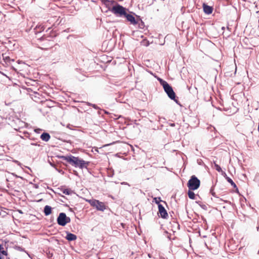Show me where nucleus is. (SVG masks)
Listing matches in <instances>:
<instances>
[{
	"label": "nucleus",
	"mask_w": 259,
	"mask_h": 259,
	"mask_svg": "<svg viewBox=\"0 0 259 259\" xmlns=\"http://www.w3.org/2000/svg\"><path fill=\"white\" fill-rule=\"evenodd\" d=\"M45 29V27L44 25L41 24L37 25L34 28V32L35 34L38 33L42 31Z\"/></svg>",
	"instance_id": "9"
},
{
	"label": "nucleus",
	"mask_w": 259,
	"mask_h": 259,
	"mask_svg": "<svg viewBox=\"0 0 259 259\" xmlns=\"http://www.w3.org/2000/svg\"><path fill=\"white\" fill-rule=\"evenodd\" d=\"M87 104H88L89 106H92V105H93V104H92V103H89V102H88V103H87Z\"/></svg>",
	"instance_id": "28"
},
{
	"label": "nucleus",
	"mask_w": 259,
	"mask_h": 259,
	"mask_svg": "<svg viewBox=\"0 0 259 259\" xmlns=\"http://www.w3.org/2000/svg\"><path fill=\"white\" fill-rule=\"evenodd\" d=\"M122 185H128L126 182H123L121 183Z\"/></svg>",
	"instance_id": "29"
},
{
	"label": "nucleus",
	"mask_w": 259,
	"mask_h": 259,
	"mask_svg": "<svg viewBox=\"0 0 259 259\" xmlns=\"http://www.w3.org/2000/svg\"><path fill=\"white\" fill-rule=\"evenodd\" d=\"M2 55H3V58H4V60H6V61H8V60H9L10 59V57H9L7 56V57H5L4 56V54H3Z\"/></svg>",
	"instance_id": "24"
},
{
	"label": "nucleus",
	"mask_w": 259,
	"mask_h": 259,
	"mask_svg": "<svg viewBox=\"0 0 259 259\" xmlns=\"http://www.w3.org/2000/svg\"><path fill=\"white\" fill-rule=\"evenodd\" d=\"M258 131L259 132V124H258Z\"/></svg>",
	"instance_id": "35"
},
{
	"label": "nucleus",
	"mask_w": 259,
	"mask_h": 259,
	"mask_svg": "<svg viewBox=\"0 0 259 259\" xmlns=\"http://www.w3.org/2000/svg\"><path fill=\"white\" fill-rule=\"evenodd\" d=\"M200 185V180L194 175L191 176L187 184L189 189L191 190L197 189L199 187Z\"/></svg>",
	"instance_id": "4"
},
{
	"label": "nucleus",
	"mask_w": 259,
	"mask_h": 259,
	"mask_svg": "<svg viewBox=\"0 0 259 259\" xmlns=\"http://www.w3.org/2000/svg\"><path fill=\"white\" fill-rule=\"evenodd\" d=\"M65 238L68 241H74L76 239L77 237L75 235L68 232Z\"/></svg>",
	"instance_id": "10"
},
{
	"label": "nucleus",
	"mask_w": 259,
	"mask_h": 259,
	"mask_svg": "<svg viewBox=\"0 0 259 259\" xmlns=\"http://www.w3.org/2000/svg\"><path fill=\"white\" fill-rule=\"evenodd\" d=\"M62 158L69 163L72 166L75 167H79L80 168H83L84 167L87 168L89 164L88 162H85L84 160L72 155L66 156H63L62 157Z\"/></svg>",
	"instance_id": "2"
},
{
	"label": "nucleus",
	"mask_w": 259,
	"mask_h": 259,
	"mask_svg": "<svg viewBox=\"0 0 259 259\" xmlns=\"http://www.w3.org/2000/svg\"><path fill=\"white\" fill-rule=\"evenodd\" d=\"M57 221L58 225L65 226L67 223L70 222L71 219L69 217H67L64 212H61L59 213Z\"/></svg>",
	"instance_id": "5"
},
{
	"label": "nucleus",
	"mask_w": 259,
	"mask_h": 259,
	"mask_svg": "<svg viewBox=\"0 0 259 259\" xmlns=\"http://www.w3.org/2000/svg\"><path fill=\"white\" fill-rule=\"evenodd\" d=\"M188 195L190 199H195V194L191 190L189 189L188 192Z\"/></svg>",
	"instance_id": "15"
},
{
	"label": "nucleus",
	"mask_w": 259,
	"mask_h": 259,
	"mask_svg": "<svg viewBox=\"0 0 259 259\" xmlns=\"http://www.w3.org/2000/svg\"><path fill=\"white\" fill-rule=\"evenodd\" d=\"M67 127L70 128V125H67Z\"/></svg>",
	"instance_id": "33"
},
{
	"label": "nucleus",
	"mask_w": 259,
	"mask_h": 259,
	"mask_svg": "<svg viewBox=\"0 0 259 259\" xmlns=\"http://www.w3.org/2000/svg\"><path fill=\"white\" fill-rule=\"evenodd\" d=\"M222 30H224L225 29V27H222Z\"/></svg>",
	"instance_id": "32"
},
{
	"label": "nucleus",
	"mask_w": 259,
	"mask_h": 259,
	"mask_svg": "<svg viewBox=\"0 0 259 259\" xmlns=\"http://www.w3.org/2000/svg\"><path fill=\"white\" fill-rule=\"evenodd\" d=\"M155 202L158 204V205L160 204V202L162 201V200L160 199V198H154Z\"/></svg>",
	"instance_id": "20"
},
{
	"label": "nucleus",
	"mask_w": 259,
	"mask_h": 259,
	"mask_svg": "<svg viewBox=\"0 0 259 259\" xmlns=\"http://www.w3.org/2000/svg\"><path fill=\"white\" fill-rule=\"evenodd\" d=\"M31 145H34V146H39L38 144H37V143H31Z\"/></svg>",
	"instance_id": "27"
},
{
	"label": "nucleus",
	"mask_w": 259,
	"mask_h": 259,
	"mask_svg": "<svg viewBox=\"0 0 259 259\" xmlns=\"http://www.w3.org/2000/svg\"><path fill=\"white\" fill-rule=\"evenodd\" d=\"M226 180L234 188L237 187V186L235 184V183L233 181V180L230 178L227 177Z\"/></svg>",
	"instance_id": "18"
},
{
	"label": "nucleus",
	"mask_w": 259,
	"mask_h": 259,
	"mask_svg": "<svg viewBox=\"0 0 259 259\" xmlns=\"http://www.w3.org/2000/svg\"><path fill=\"white\" fill-rule=\"evenodd\" d=\"M203 9L204 12L206 14H210L212 12L213 8L205 4H203Z\"/></svg>",
	"instance_id": "7"
},
{
	"label": "nucleus",
	"mask_w": 259,
	"mask_h": 259,
	"mask_svg": "<svg viewBox=\"0 0 259 259\" xmlns=\"http://www.w3.org/2000/svg\"><path fill=\"white\" fill-rule=\"evenodd\" d=\"M7 251L4 250V247L0 244V259H4L3 256H7Z\"/></svg>",
	"instance_id": "12"
},
{
	"label": "nucleus",
	"mask_w": 259,
	"mask_h": 259,
	"mask_svg": "<svg viewBox=\"0 0 259 259\" xmlns=\"http://www.w3.org/2000/svg\"><path fill=\"white\" fill-rule=\"evenodd\" d=\"M214 167L218 172H222L223 171L220 166L215 163H214Z\"/></svg>",
	"instance_id": "19"
},
{
	"label": "nucleus",
	"mask_w": 259,
	"mask_h": 259,
	"mask_svg": "<svg viewBox=\"0 0 259 259\" xmlns=\"http://www.w3.org/2000/svg\"><path fill=\"white\" fill-rule=\"evenodd\" d=\"M96 208L98 210L103 211L106 209V206L103 202L99 201Z\"/></svg>",
	"instance_id": "8"
},
{
	"label": "nucleus",
	"mask_w": 259,
	"mask_h": 259,
	"mask_svg": "<svg viewBox=\"0 0 259 259\" xmlns=\"http://www.w3.org/2000/svg\"><path fill=\"white\" fill-rule=\"evenodd\" d=\"M161 85L163 86L164 91L167 94L168 97L171 99L174 100L177 103L176 99V94L174 92L172 87L165 80L161 78L158 79Z\"/></svg>",
	"instance_id": "3"
},
{
	"label": "nucleus",
	"mask_w": 259,
	"mask_h": 259,
	"mask_svg": "<svg viewBox=\"0 0 259 259\" xmlns=\"http://www.w3.org/2000/svg\"><path fill=\"white\" fill-rule=\"evenodd\" d=\"M89 202L92 206L96 207L98 202H99V200L96 199H92L89 200Z\"/></svg>",
	"instance_id": "16"
},
{
	"label": "nucleus",
	"mask_w": 259,
	"mask_h": 259,
	"mask_svg": "<svg viewBox=\"0 0 259 259\" xmlns=\"http://www.w3.org/2000/svg\"><path fill=\"white\" fill-rule=\"evenodd\" d=\"M7 259H10L9 257H8Z\"/></svg>",
	"instance_id": "37"
},
{
	"label": "nucleus",
	"mask_w": 259,
	"mask_h": 259,
	"mask_svg": "<svg viewBox=\"0 0 259 259\" xmlns=\"http://www.w3.org/2000/svg\"><path fill=\"white\" fill-rule=\"evenodd\" d=\"M18 249H19V250H21H21H22V248H21V247H18Z\"/></svg>",
	"instance_id": "31"
},
{
	"label": "nucleus",
	"mask_w": 259,
	"mask_h": 259,
	"mask_svg": "<svg viewBox=\"0 0 259 259\" xmlns=\"http://www.w3.org/2000/svg\"><path fill=\"white\" fill-rule=\"evenodd\" d=\"M61 191L63 192V194L66 195H70L72 191L69 189H62Z\"/></svg>",
	"instance_id": "17"
},
{
	"label": "nucleus",
	"mask_w": 259,
	"mask_h": 259,
	"mask_svg": "<svg viewBox=\"0 0 259 259\" xmlns=\"http://www.w3.org/2000/svg\"><path fill=\"white\" fill-rule=\"evenodd\" d=\"M221 172L222 175L226 179L227 177H228L225 172L222 171Z\"/></svg>",
	"instance_id": "21"
},
{
	"label": "nucleus",
	"mask_w": 259,
	"mask_h": 259,
	"mask_svg": "<svg viewBox=\"0 0 259 259\" xmlns=\"http://www.w3.org/2000/svg\"><path fill=\"white\" fill-rule=\"evenodd\" d=\"M50 138V135L47 133H44L40 136L41 139L45 142H48Z\"/></svg>",
	"instance_id": "11"
},
{
	"label": "nucleus",
	"mask_w": 259,
	"mask_h": 259,
	"mask_svg": "<svg viewBox=\"0 0 259 259\" xmlns=\"http://www.w3.org/2000/svg\"><path fill=\"white\" fill-rule=\"evenodd\" d=\"M210 192L212 195H213V196H215V193L213 192V189H212V188H211Z\"/></svg>",
	"instance_id": "22"
},
{
	"label": "nucleus",
	"mask_w": 259,
	"mask_h": 259,
	"mask_svg": "<svg viewBox=\"0 0 259 259\" xmlns=\"http://www.w3.org/2000/svg\"><path fill=\"white\" fill-rule=\"evenodd\" d=\"M158 212L163 219H166L168 217L167 212L162 204L158 205Z\"/></svg>",
	"instance_id": "6"
},
{
	"label": "nucleus",
	"mask_w": 259,
	"mask_h": 259,
	"mask_svg": "<svg viewBox=\"0 0 259 259\" xmlns=\"http://www.w3.org/2000/svg\"><path fill=\"white\" fill-rule=\"evenodd\" d=\"M110 11L117 16H124L126 18L127 20L130 22V23L133 25H136L138 23L134 16L130 14H127L126 12V9L119 4H117L113 6L110 10Z\"/></svg>",
	"instance_id": "1"
},
{
	"label": "nucleus",
	"mask_w": 259,
	"mask_h": 259,
	"mask_svg": "<svg viewBox=\"0 0 259 259\" xmlns=\"http://www.w3.org/2000/svg\"><path fill=\"white\" fill-rule=\"evenodd\" d=\"M45 215L48 216L52 212V207L49 205H46L44 210Z\"/></svg>",
	"instance_id": "13"
},
{
	"label": "nucleus",
	"mask_w": 259,
	"mask_h": 259,
	"mask_svg": "<svg viewBox=\"0 0 259 259\" xmlns=\"http://www.w3.org/2000/svg\"><path fill=\"white\" fill-rule=\"evenodd\" d=\"M170 125L171 126H175V123H171V124H170Z\"/></svg>",
	"instance_id": "30"
},
{
	"label": "nucleus",
	"mask_w": 259,
	"mask_h": 259,
	"mask_svg": "<svg viewBox=\"0 0 259 259\" xmlns=\"http://www.w3.org/2000/svg\"><path fill=\"white\" fill-rule=\"evenodd\" d=\"M37 130H35V132H37Z\"/></svg>",
	"instance_id": "36"
},
{
	"label": "nucleus",
	"mask_w": 259,
	"mask_h": 259,
	"mask_svg": "<svg viewBox=\"0 0 259 259\" xmlns=\"http://www.w3.org/2000/svg\"><path fill=\"white\" fill-rule=\"evenodd\" d=\"M104 1V3L105 4V5H109V4L110 3V1L109 0H103Z\"/></svg>",
	"instance_id": "23"
},
{
	"label": "nucleus",
	"mask_w": 259,
	"mask_h": 259,
	"mask_svg": "<svg viewBox=\"0 0 259 259\" xmlns=\"http://www.w3.org/2000/svg\"><path fill=\"white\" fill-rule=\"evenodd\" d=\"M201 207L203 208L204 209H206V206L205 205H200Z\"/></svg>",
	"instance_id": "26"
},
{
	"label": "nucleus",
	"mask_w": 259,
	"mask_h": 259,
	"mask_svg": "<svg viewBox=\"0 0 259 259\" xmlns=\"http://www.w3.org/2000/svg\"><path fill=\"white\" fill-rule=\"evenodd\" d=\"M19 212L21 213H22V212L21 210H19Z\"/></svg>",
	"instance_id": "34"
},
{
	"label": "nucleus",
	"mask_w": 259,
	"mask_h": 259,
	"mask_svg": "<svg viewBox=\"0 0 259 259\" xmlns=\"http://www.w3.org/2000/svg\"><path fill=\"white\" fill-rule=\"evenodd\" d=\"M137 21L138 23L136 25H138V27L140 29H143L145 26L144 22H143V21L140 19L139 20H137Z\"/></svg>",
	"instance_id": "14"
},
{
	"label": "nucleus",
	"mask_w": 259,
	"mask_h": 259,
	"mask_svg": "<svg viewBox=\"0 0 259 259\" xmlns=\"http://www.w3.org/2000/svg\"><path fill=\"white\" fill-rule=\"evenodd\" d=\"M94 109H99V108L95 104H93L92 105V106Z\"/></svg>",
	"instance_id": "25"
}]
</instances>
